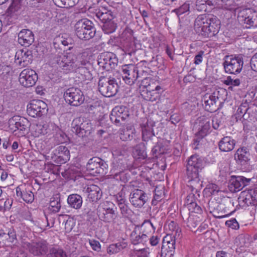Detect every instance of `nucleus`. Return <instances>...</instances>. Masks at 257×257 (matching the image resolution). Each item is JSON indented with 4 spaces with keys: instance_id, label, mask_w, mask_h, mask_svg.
Instances as JSON below:
<instances>
[{
    "instance_id": "nucleus-1",
    "label": "nucleus",
    "mask_w": 257,
    "mask_h": 257,
    "mask_svg": "<svg viewBox=\"0 0 257 257\" xmlns=\"http://www.w3.org/2000/svg\"><path fill=\"white\" fill-rule=\"evenodd\" d=\"M49 56V62L52 66L58 65L64 72L74 71L78 70L83 80L89 79L90 73L87 67L89 61L84 59L81 54L76 55L72 53H63L62 49L51 48Z\"/></svg>"
},
{
    "instance_id": "nucleus-2",
    "label": "nucleus",
    "mask_w": 257,
    "mask_h": 257,
    "mask_svg": "<svg viewBox=\"0 0 257 257\" xmlns=\"http://www.w3.org/2000/svg\"><path fill=\"white\" fill-rule=\"evenodd\" d=\"M194 29L199 35L210 38L218 33L220 22L216 17L213 15H200L195 20Z\"/></svg>"
},
{
    "instance_id": "nucleus-3",
    "label": "nucleus",
    "mask_w": 257,
    "mask_h": 257,
    "mask_svg": "<svg viewBox=\"0 0 257 257\" xmlns=\"http://www.w3.org/2000/svg\"><path fill=\"white\" fill-rule=\"evenodd\" d=\"M208 205L210 212L217 218L226 217L233 212L231 210L234 206V202L229 197H223L220 202L214 200L210 201Z\"/></svg>"
},
{
    "instance_id": "nucleus-4",
    "label": "nucleus",
    "mask_w": 257,
    "mask_h": 257,
    "mask_svg": "<svg viewBox=\"0 0 257 257\" xmlns=\"http://www.w3.org/2000/svg\"><path fill=\"white\" fill-rule=\"evenodd\" d=\"M74 28L75 34L80 39L88 40L95 36V28L92 22L88 19L80 20L75 24Z\"/></svg>"
},
{
    "instance_id": "nucleus-5",
    "label": "nucleus",
    "mask_w": 257,
    "mask_h": 257,
    "mask_svg": "<svg viewBox=\"0 0 257 257\" xmlns=\"http://www.w3.org/2000/svg\"><path fill=\"white\" fill-rule=\"evenodd\" d=\"M243 58L240 55L226 56L223 66L226 73L232 74L239 73L243 67Z\"/></svg>"
},
{
    "instance_id": "nucleus-6",
    "label": "nucleus",
    "mask_w": 257,
    "mask_h": 257,
    "mask_svg": "<svg viewBox=\"0 0 257 257\" xmlns=\"http://www.w3.org/2000/svg\"><path fill=\"white\" fill-rule=\"evenodd\" d=\"M64 98L66 102L74 106L80 105L85 100L82 91L76 87H70L66 89L64 93Z\"/></svg>"
},
{
    "instance_id": "nucleus-7",
    "label": "nucleus",
    "mask_w": 257,
    "mask_h": 257,
    "mask_svg": "<svg viewBox=\"0 0 257 257\" xmlns=\"http://www.w3.org/2000/svg\"><path fill=\"white\" fill-rule=\"evenodd\" d=\"M48 110L47 104L39 99H33L27 105V113L33 117H41L47 114Z\"/></svg>"
},
{
    "instance_id": "nucleus-8",
    "label": "nucleus",
    "mask_w": 257,
    "mask_h": 257,
    "mask_svg": "<svg viewBox=\"0 0 257 257\" xmlns=\"http://www.w3.org/2000/svg\"><path fill=\"white\" fill-rule=\"evenodd\" d=\"M150 223H143L141 226L137 225L131 234V239L132 243L138 244L144 243L149 240V233L145 231L146 228H151Z\"/></svg>"
},
{
    "instance_id": "nucleus-9",
    "label": "nucleus",
    "mask_w": 257,
    "mask_h": 257,
    "mask_svg": "<svg viewBox=\"0 0 257 257\" xmlns=\"http://www.w3.org/2000/svg\"><path fill=\"white\" fill-rule=\"evenodd\" d=\"M79 119H74L72 123V131L78 137L84 139L89 136L92 131L91 123L88 121H84L80 124L77 123Z\"/></svg>"
},
{
    "instance_id": "nucleus-10",
    "label": "nucleus",
    "mask_w": 257,
    "mask_h": 257,
    "mask_svg": "<svg viewBox=\"0 0 257 257\" xmlns=\"http://www.w3.org/2000/svg\"><path fill=\"white\" fill-rule=\"evenodd\" d=\"M106 164L99 158L93 157L90 159L86 164V169L89 173L94 176L98 175H103L106 173L104 168L106 169Z\"/></svg>"
},
{
    "instance_id": "nucleus-11",
    "label": "nucleus",
    "mask_w": 257,
    "mask_h": 257,
    "mask_svg": "<svg viewBox=\"0 0 257 257\" xmlns=\"http://www.w3.org/2000/svg\"><path fill=\"white\" fill-rule=\"evenodd\" d=\"M238 21L249 26H257V13L249 9H243L238 11Z\"/></svg>"
},
{
    "instance_id": "nucleus-12",
    "label": "nucleus",
    "mask_w": 257,
    "mask_h": 257,
    "mask_svg": "<svg viewBox=\"0 0 257 257\" xmlns=\"http://www.w3.org/2000/svg\"><path fill=\"white\" fill-rule=\"evenodd\" d=\"M199 169L186 165V175L192 188V191L197 192L201 186L199 178Z\"/></svg>"
},
{
    "instance_id": "nucleus-13",
    "label": "nucleus",
    "mask_w": 257,
    "mask_h": 257,
    "mask_svg": "<svg viewBox=\"0 0 257 257\" xmlns=\"http://www.w3.org/2000/svg\"><path fill=\"white\" fill-rule=\"evenodd\" d=\"M176 239L169 235L164 237L160 257H173Z\"/></svg>"
},
{
    "instance_id": "nucleus-14",
    "label": "nucleus",
    "mask_w": 257,
    "mask_h": 257,
    "mask_svg": "<svg viewBox=\"0 0 257 257\" xmlns=\"http://www.w3.org/2000/svg\"><path fill=\"white\" fill-rule=\"evenodd\" d=\"M38 80L36 72L32 69H25L20 73L19 82L24 87H30L34 85Z\"/></svg>"
},
{
    "instance_id": "nucleus-15",
    "label": "nucleus",
    "mask_w": 257,
    "mask_h": 257,
    "mask_svg": "<svg viewBox=\"0 0 257 257\" xmlns=\"http://www.w3.org/2000/svg\"><path fill=\"white\" fill-rule=\"evenodd\" d=\"M251 181L250 179L246 178L243 176H232L228 183V189L232 193L238 192L247 186Z\"/></svg>"
},
{
    "instance_id": "nucleus-16",
    "label": "nucleus",
    "mask_w": 257,
    "mask_h": 257,
    "mask_svg": "<svg viewBox=\"0 0 257 257\" xmlns=\"http://www.w3.org/2000/svg\"><path fill=\"white\" fill-rule=\"evenodd\" d=\"M148 200V194L140 189L135 190L130 195V202L135 207L141 208Z\"/></svg>"
},
{
    "instance_id": "nucleus-17",
    "label": "nucleus",
    "mask_w": 257,
    "mask_h": 257,
    "mask_svg": "<svg viewBox=\"0 0 257 257\" xmlns=\"http://www.w3.org/2000/svg\"><path fill=\"white\" fill-rule=\"evenodd\" d=\"M33 61L32 51L22 50L16 53L15 63L20 67L23 68L31 64Z\"/></svg>"
},
{
    "instance_id": "nucleus-18",
    "label": "nucleus",
    "mask_w": 257,
    "mask_h": 257,
    "mask_svg": "<svg viewBox=\"0 0 257 257\" xmlns=\"http://www.w3.org/2000/svg\"><path fill=\"white\" fill-rule=\"evenodd\" d=\"M48 244L46 240H41L38 242L29 243L27 246L30 253L34 255H42L48 251Z\"/></svg>"
},
{
    "instance_id": "nucleus-19",
    "label": "nucleus",
    "mask_w": 257,
    "mask_h": 257,
    "mask_svg": "<svg viewBox=\"0 0 257 257\" xmlns=\"http://www.w3.org/2000/svg\"><path fill=\"white\" fill-rule=\"evenodd\" d=\"M18 42L23 46H30L34 41V35L29 29H22L18 34Z\"/></svg>"
},
{
    "instance_id": "nucleus-20",
    "label": "nucleus",
    "mask_w": 257,
    "mask_h": 257,
    "mask_svg": "<svg viewBox=\"0 0 257 257\" xmlns=\"http://www.w3.org/2000/svg\"><path fill=\"white\" fill-rule=\"evenodd\" d=\"M54 161L57 164H64L70 159V152L68 149L64 146L58 147L55 150Z\"/></svg>"
},
{
    "instance_id": "nucleus-21",
    "label": "nucleus",
    "mask_w": 257,
    "mask_h": 257,
    "mask_svg": "<svg viewBox=\"0 0 257 257\" xmlns=\"http://www.w3.org/2000/svg\"><path fill=\"white\" fill-rule=\"evenodd\" d=\"M162 88L160 86H155V89L149 85L146 90H143L141 95L147 101H155L160 97V94Z\"/></svg>"
},
{
    "instance_id": "nucleus-22",
    "label": "nucleus",
    "mask_w": 257,
    "mask_h": 257,
    "mask_svg": "<svg viewBox=\"0 0 257 257\" xmlns=\"http://www.w3.org/2000/svg\"><path fill=\"white\" fill-rule=\"evenodd\" d=\"M204 107L206 110L213 112L216 111L218 108L217 104L219 102V98L216 95V93L214 92L211 95H206L204 97Z\"/></svg>"
},
{
    "instance_id": "nucleus-23",
    "label": "nucleus",
    "mask_w": 257,
    "mask_h": 257,
    "mask_svg": "<svg viewBox=\"0 0 257 257\" xmlns=\"http://www.w3.org/2000/svg\"><path fill=\"white\" fill-rule=\"evenodd\" d=\"M83 192L87 194L89 201L93 202L99 200L102 196V192L100 188L97 185L90 184L85 187Z\"/></svg>"
},
{
    "instance_id": "nucleus-24",
    "label": "nucleus",
    "mask_w": 257,
    "mask_h": 257,
    "mask_svg": "<svg viewBox=\"0 0 257 257\" xmlns=\"http://www.w3.org/2000/svg\"><path fill=\"white\" fill-rule=\"evenodd\" d=\"M115 201L117 206L116 209L118 208L120 211L123 216L126 217L128 215L130 210L126 203L125 193L122 190L115 195Z\"/></svg>"
},
{
    "instance_id": "nucleus-25",
    "label": "nucleus",
    "mask_w": 257,
    "mask_h": 257,
    "mask_svg": "<svg viewBox=\"0 0 257 257\" xmlns=\"http://www.w3.org/2000/svg\"><path fill=\"white\" fill-rule=\"evenodd\" d=\"M103 23L102 30L105 34H110L112 33V15L110 11L102 13L99 17Z\"/></svg>"
},
{
    "instance_id": "nucleus-26",
    "label": "nucleus",
    "mask_w": 257,
    "mask_h": 257,
    "mask_svg": "<svg viewBox=\"0 0 257 257\" xmlns=\"http://www.w3.org/2000/svg\"><path fill=\"white\" fill-rule=\"evenodd\" d=\"M250 153L245 147L239 148L234 154V159L240 165H245L250 160Z\"/></svg>"
},
{
    "instance_id": "nucleus-27",
    "label": "nucleus",
    "mask_w": 257,
    "mask_h": 257,
    "mask_svg": "<svg viewBox=\"0 0 257 257\" xmlns=\"http://www.w3.org/2000/svg\"><path fill=\"white\" fill-rule=\"evenodd\" d=\"M153 123L148 120L145 123L141 124L142 128V139L144 141L147 142L155 136L153 133Z\"/></svg>"
},
{
    "instance_id": "nucleus-28",
    "label": "nucleus",
    "mask_w": 257,
    "mask_h": 257,
    "mask_svg": "<svg viewBox=\"0 0 257 257\" xmlns=\"http://www.w3.org/2000/svg\"><path fill=\"white\" fill-rule=\"evenodd\" d=\"M235 142L230 137H225L219 142V148L222 152H227L232 150Z\"/></svg>"
},
{
    "instance_id": "nucleus-29",
    "label": "nucleus",
    "mask_w": 257,
    "mask_h": 257,
    "mask_svg": "<svg viewBox=\"0 0 257 257\" xmlns=\"http://www.w3.org/2000/svg\"><path fill=\"white\" fill-rule=\"evenodd\" d=\"M55 127L54 123L51 121L45 122L42 124L37 125L36 131L38 132V135H45L51 134Z\"/></svg>"
},
{
    "instance_id": "nucleus-30",
    "label": "nucleus",
    "mask_w": 257,
    "mask_h": 257,
    "mask_svg": "<svg viewBox=\"0 0 257 257\" xmlns=\"http://www.w3.org/2000/svg\"><path fill=\"white\" fill-rule=\"evenodd\" d=\"M67 202L69 205L75 209L81 208L82 204L81 196L77 194H72L68 196Z\"/></svg>"
},
{
    "instance_id": "nucleus-31",
    "label": "nucleus",
    "mask_w": 257,
    "mask_h": 257,
    "mask_svg": "<svg viewBox=\"0 0 257 257\" xmlns=\"http://www.w3.org/2000/svg\"><path fill=\"white\" fill-rule=\"evenodd\" d=\"M238 200L239 203H243L247 206L254 205L255 203L250 195L249 190L242 191L238 198Z\"/></svg>"
},
{
    "instance_id": "nucleus-32",
    "label": "nucleus",
    "mask_w": 257,
    "mask_h": 257,
    "mask_svg": "<svg viewBox=\"0 0 257 257\" xmlns=\"http://www.w3.org/2000/svg\"><path fill=\"white\" fill-rule=\"evenodd\" d=\"M80 172L75 167L72 166L61 172L62 176L67 179L75 180L79 176Z\"/></svg>"
},
{
    "instance_id": "nucleus-33",
    "label": "nucleus",
    "mask_w": 257,
    "mask_h": 257,
    "mask_svg": "<svg viewBox=\"0 0 257 257\" xmlns=\"http://www.w3.org/2000/svg\"><path fill=\"white\" fill-rule=\"evenodd\" d=\"M22 7V0H13L6 11L8 16L13 17L18 13Z\"/></svg>"
},
{
    "instance_id": "nucleus-34",
    "label": "nucleus",
    "mask_w": 257,
    "mask_h": 257,
    "mask_svg": "<svg viewBox=\"0 0 257 257\" xmlns=\"http://www.w3.org/2000/svg\"><path fill=\"white\" fill-rule=\"evenodd\" d=\"M135 132V130L133 126L121 129L119 132V138L123 141L131 140L134 137Z\"/></svg>"
},
{
    "instance_id": "nucleus-35",
    "label": "nucleus",
    "mask_w": 257,
    "mask_h": 257,
    "mask_svg": "<svg viewBox=\"0 0 257 257\" xmlns=\"http://www.w3.org/2000/svg\"><path fill=\"white\" fill-rule=\"evenodd\" d=\"M126 109V108L123 105L115 106L114 107H113V112L115 113V115L116 117L115 120L116 122L120 121L119 118L122 120L126 118V117L127 116V111Z\"/></svg>"
},
{
    "instance_id": "nucleus-36",
    "label": "nucleus",
    "mask_w": 257,
    "mask_h": 257,
    "mask_svg": "<svg viewBox=\"0 0 257 257\" xmlns=\"http://www.w3.org/2000/svg\"><path fill=\"white\" fill-rule=\"evenodd\" d=\"M203 160L197 155L191 156L188 159L187 165L202 170L203 168Z\"/></svg>"
},
{
    "instance_id": "nucleus-37",
    "label": "nucleus",
    "mask_w": 257,
    "mask_h": 257,
    "mask_svg": "<svg viewBox=\"0 0 257 257\" xmlns=\"http://www.w3.org/2000/svg\"><path fill=\"white\" fill-rule=\"evenodd\" d=\"M103 79H100L98 82V89L99 91L101 93L102 95L105 97H110L112 96V91H108L107 90V87L108 85L107 83L109 84V85H112V80L110 79L106 83H104L103 82Z\"/></svg>"
},
{
    "instance_id": "nucleus-38",
    "label": "nucleus",
    "mask_w": 257,
    "mask_h": 257,
    "mask_svg": "<svg viewBox=\"0 0 257 257\" xmlns=\"http://www.w3.org/2000/svg\"><path fill=\"white\" fill-rule=\"evenodd\" d=\"M17 118L18 117H14L9 119V124L10 127L14 132L17 130L25 131L26 126L21 120V118L19 119V121H17Z\"/></svg>"
},
{
    "instance_id": "nucleus-39",
    "label": "nucleus",
    "mask_w": 257,
    "mask_h": 257,
    "mask_svg": "<svg viewBox=\"0 0 257 257\" xmlns=\"http://www.w3.org/2000/svg\"><path fill=\"white\" fill-rule=\"evenodd\" d=\"M134 69V66L133 65H125L121 67H119L118 69L113 68V69H115V73H113V75H115L118 79H120L122 76H128V74L130 73L131 69Z\"/></svg>"
},
{
    "instance_id": "nucleus-40",
    "label": "nucleus",
    "mask_w": 257,
    "mask_h": 257,
    "mask_svg": "<svg viewBox=\"0 0 257 257\" xmlns=\"http://www.w3.org/2000/svg\"><path fill=\"white\" fill-rule=\"evenodd\" d=\"M139 77V75L138 68L134 66V69H131L130 73L128 74V76H122V78L126 83L132 84L135 83Z\"/></svg>"
},
{
    "instance_id": "nucleus-41",
    "label": "nucleus",
    "mask_w": 257,
    "mask_h": 257,
    "mask_svg": "<svg viewBox=\"0 0 257 257\" xmlns=\"http://www.w3.org/2000/svg\"><path fill=\"white\" fill-rule=\"evenodd\" d=\"M165 227L166 230L169 229L172 232V234H168L169 235H172L173 238L177 239L180 238L181 230L176 222L174 221H171L165 226Z\"/></svg>"
},
{
    "instance_id": "nucleus-42",
    "label": "nucleus",
    "mask_w": 257,
    "mask_h": 257,
    "mask_svg": "<svg viewBox=\"0 0 257 257\" xmlns=\"http://www.w3.org/2000/svg\"><path fill=\"white\" fill-rule=\"evenodd\" d=\"M194 195H189L187 196V206L189 210L191 212L196 213H201L202 212L201 208L195 202L192 200L193 197Z\"/></svg>"
},
{
    "instance_id": "nucleus-43",
    "label": "nucleus",
    "mask_w": 257,
    "mask_h": 257,
    "mask_svg": "<svg viewBox=\"0 0 257 257\" xmlns=\"http://www.w3.org/2000/svg\"><path fill=\"white\" fill-rule=\"evenodd\" d=\"M103 107L99 104L95 103L93 105H90L88 110L90 113H93L96 116V119H100L103 116L102 110Z\"/></svg>"
},
{
    "instance_id": "nucleus-44",
    "label": "nucleus",
    "mask_w": 257,
    "mask_h": 257,
    "mask_svg": "<svg viewBox=\"0 0 257 257\" xmlns=\"http://www.w3.org/2000/svg\"><path fill=\"white\" fill-rule=\"evenodd\" d=\"M201 123V129L198 133L202 137L205 136L211 128V122L208 118H203Z\"/></svg>"
},
{
    "instance_id": "nucleus-45",
    "label": "nucleus",
    "mask_w": 257,
    "mask_h": 257,
    "mask_svg": "<svg viewBox=\"0 0 257 257\" xmlns=\"http://www.w3.org/2000/svg\"><path fill=\"white\" fill-rule=\"evenodd\" d=\"M27 5L38 10H43L45 8L46 0H26Z\"/></svg>"
},
{
    "instance_id": "nucleus-46",
    "label": "nucleus",
    "mask_w": 257,
    "mask_h": 257,
    "mask_svg": "<svg viewBox=\"0 0 257 257\" xmlns=\"http://www.w3.org/2000/svg\"><path fill=\"white\" fill-rule=\"evenodd\" d=\"M241 118L242 119V121L243 124L248 125V123L252 121L254 122L256 120L255 114L251 108H249L245 114H243V116Z\"/></svg>"
},
{
    "instance_id": "nucleus-47",
    "label": "nucleus",
    "mask_w": 257,
    "mask_h": 257,
    "mask_svg": "<svg viewBox=\"0 0 257 257\" xmlns=\"http://www.w3.org/2000/svg\"><path fill=\"white\" fill-rule=\"evenodd\" d=\"M47 256L48 257H67L65 251L58 247H53L51 248Z\"/></svg>"
},
{
    "instance_id": "nucleus-48",
    "label": "nucleus",
    "mask_w": 257,
    "mask_h": 257,
    "mask_svg": "<svg viewBox=\"0 0 257 257\" xmlns=\"http://www.w3.org/2000/svg\"><path fill=\"white\" fill-rule=\"evenodd\" d=\"M190 10V4L188 2H185L181 5L179 8L172 11V13H175L178 18L184 14L188 13Z\"/></svg>"
},
{
    "instance_id": "nucleus-49",
    "label": "nucleus",
    "mask_w": 257,
    "mask_h": 257,
    "mask_svg": "<svg viewBox=\"0 0 257 257\" xmlns=\"http://www.w3.org/2000/svg\"><path fill=\"white\" fill-rule=\"evenodd\" d=\"M49 208L52 212L55 213L58 212L61 208L60 198H51Z\"/></svg>"
},
{
    "instance_id": "nucleus-50",
    "label": "nucleus",
    "mask_w": 257,
    "mask_h": 257,
    "mask_svg": "<svg viewBox=\"0 0 257 257\" xmlns=\"http://www.w3.org/2000/svg\"><path fill=\"white\" fill-rule=\"evenodd\" d=\"M248 108V104L247 102L241 104L235 114L236 118L241 119L243 116V114H245L247 111Z\"/></svg>"
},
{
    "instance_id": "nucleus-51",
    "label": "nucleus",
    "mask_w": 257,
    "mask_h": 257,
    "mask_svg": "<svg viewBox=\"0 0 257 257\" xmlns=\"http://www.w3.org/2000/svg\"><path fill=\"white\" fill-rule=\"evenodd\" d=\"M134 157L139 159H145L147 157V154L145 150L141 149L138 146H137L133 152Z\"/></svg>"
},
{
    "instance_id": "nucleus-52",
    "label": "nucleus",
    "mask_w": 257,
    "mask_h": 257,
    "mask_svg": "<svg viewBox=\"0 0 257 257\" xmlns=\"http://www.w3.org/2000/svg\"><path fill=\"white\" fill-rule=\"evenodd\" d=\"M221 5L223 9L231 11L236 9L234 0H224L221 3Z\"/></svg>"
},
{
    "instance_id": "nucleus-53",
    "label": "nucleus",
    "mask_w": 257,
    "mask_h": 257,
    "mask_svg": "<svg viewBox=\"0 0 257 257\" xmlns=\"http://www.w3.org/2000/svg\"><path fill=\"white\" fill-rule=\"evenodd\" d=\"M23 199L26 203H32L34 200V195L30 190L24 191Z\"/></svg>"
},
{
    "instance_id": "nucleus-54",
    "label": "nucleus",
    "mask_w": 257,
    "mask_h": 257,
    "mask_svg": "<svg viewBox=\"0 0 257 257\" xmlns=\"http://www.w3.org/2000/svg\"><path fill=\"white\" fill-rule=\"evenodd\" d=\"M195 8L199 12L206 11L207 10L206 1L197 0Z\"/></svg>"
},
{
    "instance_id": "nucleus-55",
    "label": "nucleus",
    "mask_w": 257,
    "mask_h": 257,
    "mask_svg": "<svg viewBox=\"0 0 257 257\" xmlns=\"http://www.w3.org/2000/svg\"><path fill=\"white\" fill-rule=\"evenodd\" d=\"M211 123L212 127L214 130H219L220 127H222L223 125L220 118H218L217 116H215L212 118Z\"/></svg>"
},
{
    "instance_id": "nucleus-56",
    "label": "nucleus",
    "mask_w": 257,
    "mask_h": 257,
    "mask_svg": "<svg viewBox=\"0 0 257 257\" xmlns=\"http://www.w3.org/2000/svg\"><path fill=\"white\" fill-rule=\"evenodd\" d=\"M127 244L123 240L113 244V253H117L125 248Z\"/></svg>"
},
{
    "instance_id": "nucleus-57",
    "label": "nucleus",
    "mask_w": 257,
    "mask_h": 257,
    "mask_svg": "<svg viewBox=\"0 0 257 257\" xmlns=\"http://www.w3.org/2000/svg\"><path fill=\"white\" fill-rule=\"evenodd\" d=\"M240 80L239 79H235L233 80L231 78L230 76H228L225 80H224V83L227 85L231 86H238L240 84Z\"/></svg>"
},
{
    "instance_id": "nucleus-58",
    "label": "nucleus",
    "mask_w": 257,
    "mask_h": 257,
    "mask_svg": "<svg viewBox=\"0 0 257 257\" xmlns=\"http://www.w3.org/2000/svg\"><path fill=\"white\" fill-rule=\"evenodd\" d=\"M7 235L9 236V241L11 243H16L17 241L16 232L14 229H10Z\"/></svg>"
},
{
    "instance_id": "nucleus-59",
    "label": "nucleus",
    "mask_w": 257,
    "mask_h": 257,
    "mask_svg": "<svg viewBox=\"0 0 257 257\" xmlns=\"http://www.w3.org/2000/svg\"><path fill=\"white\" fill-rule=\"evenodd\" d=\"M225 225L233 229H237L239 228V224L235 218L227 220L225 222Z\"/></svg>"
},
{
    "instance_id": "nucleus-60",
    "label": "nucleus",
    "mask_w": 257,
    "mask_h": 257,
    "mask_svg": "<svg viewBox=\"0 0 257 257\" xmlns=\"http://www.w3.org/2000/svg\"><path fill=\"white\" fill-rule=\"evenodd\" d=\"M56 42L54 43V45L56 44L57 43H61L64 46H68L69 44L71 43V39L69 38H63L59 37L56 39Z\"/></svg>"
},
{
    "instance_id": "nucleus-61",
    "label": "nucleus",
    "mask_w": 257,
    "mask_h": 257,
    "mask_svg": "<svg viewBox=\"0 0 257 257\" xmlns=\"http://www.w3.org/2000/svg\"><path fill=\"white\" fill-rule=\"evenodd\" d=\"M75 222L73 219L69 218L65 221V229L66 232H70L73 229Z\"/></svg>"
},
{
    "instance_id": "nucleus-62",
    "label": "nucleus",
    "mask_w": 257,
    "mask_h": 257,
    "mask_svg": "<svg viewBox=\"0 0 257 257\" xmlns=\"http://www.w3.org/2000/svg\"><path fill=\"white\" fill-rule=\"evenodd\" d=\"M64 7H72L77 4L79 0H60Z\"/></svg>"
},
{
    "instance_id": "nucleus-63",
    "label": "nucleus",
    "mask_w": 257,
    "mask_h": 257,
    "mask_svg": "<svg viewBox=\"0 0 257 257\" xmlns=\"http://www.w3.org/2000/svg\"><path fill=\"white\" fill-rule=\"evenodd\" d=\"M204 53V51H200L195 56L194 63L195 65H199L202 62Z\"/></svg>"
},
{
    "instance_id": "nucleus-64",
    "label": "nucleus",
    "mask_w": 257,
    "mask_h": 257,
    "mask_svg": "<svg viewBox=\"0 0 257 257\" xmlns=\"http://www.w3.org/2000/svg\"><path fill=\"white\" fill-rule=\"evenodd\" d=\"M250 67L253 71L257 72V53L250 60Z\"/></svg>"
}]
</instances>
